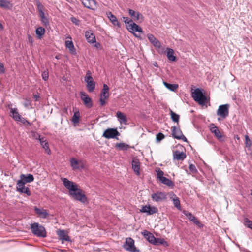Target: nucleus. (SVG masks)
<instances>
[{"label": "nucleus", "instance_id": "nucleus-1", "mask_svg": "<svg viewBox=\"0 0 252 252\" xmlns=\"http://www.w3.org/2000/svg\"><path fill=\"white\" fill-rule=\"evenodd\" d=\"M64 187L69 190V195L74 199L83 203L87 202V199L83 191L78 188L77 184L67 178L62 179Z\"/></svg>", "mask_w": 252, "mask_h": 252}, {"label": "nucleus", "instance_id": "nucleus-2", "mask_svg": "<svg viewBox=\"0 0 252 252\" xmlns=\"http://www.w3.org/2000/svg\"><path fill=\"white\" fill-rule=\"evenodd\" d=\"M31 229L32 233L37 237L45 238L47 236L46 231L44 227L37 222L32 224Z\"/></svg>", "mask_w": 252, "mask_h": 252}, {"label": "nucleus", "instance_id": "nucleus-3", "mask_svg": "<svg viewBox=\"0 0 252 252\" xmlns=\"http://www.w3.org/2000/svg\"><path fill=\"white\" fill-rule=\"evenodd\" d=\"M192 97L193 99L200 104H204L206 101V97L203 94L202 90L197 88L192 92Z\"/></svg>", "mask_w": 252, "mask_h": 252}, {"label": "nucleus", "instance_id": "nucleus-4", "mask_svg": "<svg viewBox=\"0 0 252 252\" xmlns=\"http://www.w3.org/2000/svg\"><path fill=\"white\" fill-rule=\"evenodd\" d=\"M84 81L86 83V88L89 92H93L95 88V82L92 76V73L90 70L86 72L84 77Z\"/></svg>", "mask_w": 252, "mask_h": 252}, {"label": "nucleus", "instance_id": "nucleus-5", "mask_svg": "<svg viewBox=\"0 0 252 252\" xmlns=\"http://www.w3.org/2000/svg\"><path fill=\"white\" fill-rule=\"evenodd\" d=\"M123 248L130 252H139V250L134 246V241L130 237L126 238Z\"/></svg>", "mask_w": 252, "mask_h": 252}, {"label": "nucleus", "instance_id": "nucleus-6", "mask_svg": "<svg viewBox=\"0 0 252 252\" xmlns=\"http://www.w3.org/2000/svg\"><path fill=\"white\" fill-rule=\"evenodd\" d=\"M147 36L150 42L157 49L158 53L162 54L164 48L163 47L162 51H160L161 44L159 41L152 34H148Z\"/></svg>", "mask_w": 252, "mask_h": 252}, {"label": "nucleus", "instance_id": "nucleus-7", "mask_svg": "<svg viewBox=\"0 0 252 252\" xmlns=\"http://www.w3.org/2000/svg\"><path fill=\"white\" fill-rule=\"evenodd\" d=\"M172 135L173 137L179 140H182L183 141L187 142V139L183 134L182 132L179 127L173 126L172 127Z\"/></svg>", "mask_w": 252, "mask_h": 252}, {"label": "nucleus", "instance_id": "nucleus-8", "mask_svg": "<svg viewBox=\"0 0 252 252\" xmlns=\"http://www.w3.org/2000/svg\"><path fill=\"white\" fill-rule=\"evenodd\" d=\"M229 105L228 104L220 105L217 111V114L224 119L229 115Z\"/></svg>", "mask_w": 252, "mask_h": 252}, {"label": "nucleus", "instance_id": "nucleus-9", "mask_svg": "<svg viewBox=\"0 0 252 252\" xmlns=\"http://www.w3.org/2000/svg\"><path fill=\"white\" fill-rule=\"evenodd\" d=\"M120 135V133L116 128H108L105 130L103 134V136L107 138H116L117 136Z\"/></svg>", "mask_w": 252, "mask_h": 252}, {"label": "nucleus", "instance_id": "nucleus-10", "mask_svg": "<svg viewBox=\"0 0 252 252\" xmlns=\"http://www.w3.org/2000/svg\"><path fill=\"white\" fill-rule=\"evenodd\" d=\"M140 212L145 213L148 215H151L158 212V208L155 206H151L150 205L142 206Z\"/></svg>", "mask_w": 252, "mask_h": 252}, {"label": "nucleus", "instance_id": "nucleus-11", "mask_svg": "<svg viewBox=\"0 0 252 252\" xmlns=\"http://www.w3.org/2000/svg\"><path fill=\"white\" fill-rule=\"evenodd\" d=\"M151 197L153 200L158 202L167 199V194L164 192L158 191L152 194Z\"/></svg>", "mask_w": 252, "mask_h": 252}, {"label": "nucleus", "instance_id": "nucleus-12", "mask_svg": "<svg viewBox=\"0 0 252 252\" xmlns=\"http://www.w3.org/2000/svg\"><path fill=\"white\" fill-rule=\"evenodd\" d=\"M80 97L83 101L84 104L87 108H91L93 106V103L91 98L84 92H80Z\"/></svg>", "mask_w": 252, "mask_h": 252}, {"label": "nucleus", "instance_id": "nucleus-13", "mask_svg": "<svg viewBox=\"0 0 252 252\" xmlns=\"http://www.w3.org/2000/svg\"><path fill=\"white\" fill-rule=\"evenodd\" d=\"M183 213L190 221H192L196 225L198 226L200 228L203 227V225L196 219V218L191 213L184 210L183 211Z\"/></svg>", "mask_w": 252, "mask_h": 252}, {"label": "nucleus", "instance_id": "nucleus-14", "mask_svg": "<svg viewBox=\"0 0 252 252\" xmlns=\"http://www.w3.org/2000/svg\"><path fill=\"white\" fill-rule=\"evenodd\" d=\"M126 28L132 33H134V32H142V28L133 21L130 23L129 25H126Z\"/></svg>", "mask_w": 252, "mask_h": 252}, {"label": "nucleus", "instance_id": "nucleus-15", "mask_svg": "<svg viewBox=\"0 0 252 252\" xmlns=\"http://www.w3.org/2000/svg\"><path fill=\"white\" fill-rule=\"evenodd\" d=\"M70 164L72 168L74 170L83 168V163L81 160L78 161L75 158H72L70 160Z\"/></svg>", "mask_w": 252, "mask_h": 252}, {"label": "nucleus", "instance_id": "nucleus-16", "mask_svg": "<svg viewBox=\"0 0 252 252\" xmlns=\"http://www.w3.org/2000/svg\"><path fill=\"white\" fill-rule=\"evenodd\" d=\"M85 36L88 43L93 44L95 42V35L91 30L86 31Z\"/></svg>", "mask_w": 252, "mask_h": 252}, {"label": "nucleus", "instance_id": "nucleus-17", "mask_svg": "<svg viewBox=\"0 0 252 252\" xmlns=\"http://www.w3.org/2000/svg\"><path fill=\"white\" fill-rule=\"evenodd\" d=\"M141 234L148 242L151 244H154L156 238L154 237L152 233L147 230H144Z\"/></svg>", "mask_w": 252, "mask_h": 252}, {"label": "nucleus", "instance_id": "nucleus-18", "mask_svg": "<svg viewBox=\"0 0 252 252\" xmlns=\"http://www.w3.org/2000/svg\"><path fill=\"white\" fill-rule=\"evenodd\" d=\"M34 210L36 214L40 218L45 219L49 215V213L47 211L43 208L40 209L37 207H34Z\"/></svg>", "mask_w": 252, "mask_h": 252}, {"label": "nucleus", "instance_id": "nucleus-19", "mask_svg": "<svg viewBox=\"0 0 252 252\" xmlns=\"http://www.w3.org/2000/svg\"><path fill=\"white\" fill-rule=\"evenodd\" d=\"M10 116L17 122L19 121L22 117L21 115L19 113L18 109L16 108H10Z\"/></svg>", "mask_w": 252, "mask_h": 252}, {"label": "nucleus", "instance_id": "nucleus-20", "mask_svg": "<svg viewBox=\"0 0 252 252\" xmlns=\"http://www.w3.org/2000/svg\"><path fill=\"white\" fill-rule=\"evenodd\" d=\"M116 116L120 124H123L124 125L127 124V119L124 113L120 111H117Z\"/></svg>", "mask_w": 252, "mask_h": 252}, {"label": "nucleus", "instance_id": "nucleus-21", "mask_svg": "<svg viewBox=\"0 0 252 252\" xmlns=\"http://www.w3.org/2000/svg\"><path fill=\"white\" fill-rule=\"evenodd\" d=\"M128 13L129 15L134 20H138L139 19L143 20V15L140 13L139 12L135 11L132 9L128 10Z\"/></svg>", "mask_w": 252, "mask_h": 252}, {"label": "nucleus", "instance_id": "nucleus-22", "mask_svg": "<svg viewBox=\"0 0 252 252\" xmlns=\"http://www.w3.org/2000/svg\"><path fill=\"white\" fill-rule=\"evenodd\" d=\"M20 180L23 181L25 183H31L34 180V177L32 175L28 174L27 175L21 174L20 176Z\"/></svg>", "mask_w": 252, "mask_h": 252}, {"label": "nucleus", "instance_id": "nucleus-23", "mask_svg": "<svg viewBox=\"0 0 252 252\" xmlns=\"http://www.w3.org/2000/svg\"><path fill=\"white\" fill-rule=\"evenodd\" d=\"M173 157L174 159L178 160H183L186 157V155L185 153L183 152H179L176 151L173 153Z\"/></svg>", "mask_w": 252, "mask_h": 252}, {"label": "nucleus", "instance_id": "nucleus-24", "mask_svg": "<svg viewBox=\"0 0 252 252\" xmlns=\"http://www.w3.org/2000/svg\"><path fill=\"white\" fill-rule=\"evenodd\" d=\"M57 233L60 239L66 241H70L69 237L66 234L65 230H60L57 231Z\"/></svg>", "mask_w": 252, "mask_h": 252}, {"label": "nucleus", "instance_id": "nucleus-25", "mask_svg": "<svg viewBox=\"0 0 252 252\" xmlns=\"http://www.w3.org/2000/svg\"><path fill=\"white\" fill-rule=\"evenodd\" d=\"M82 3L85 7L93 9V7L96 5V2L94 0H83Z\"/></svg>", "mask_w": 252, "mask_h": 252}, {"label": "nucleus", "instance_id": "nucleus-26", "mask_svg": "<svg viewBox=\"0 0 252 252\" xmlns=\"http://www.w3.org/2000/svg\"><path fill=\"white\" fill-rule=\"evenodd\" d=\"M166 56L170 61L174 62L177 60L176 57L174 55V50L171 48H167Z\"/></svg>", "mask_w": 252, "mask_h": 252}, {"label": "nucleus", "instance_id": "nucleus-27", "mask_svg": "<svg viewBox=\"0 0 252 252\" xmlns=\"http://www.w3.org/2000/svg\"><path fill=\"white\" fill-rule=\"evenodd\" d=\"M109 87L106 84H104L103 89L101 92L100 97L108 98L109 97Z\"/></svg>", "mask_w": 252, "mask_h": 252}, {"label": "nucleus", "instance_id": "nucleus-28", "mask_svg": "<svg viewBox=\"0 0 252 252\" xmlns=\"http://www.w3.org/2000/svg\"><path fill=\"white\" fill-rule=\"evenodd\" d=\"M39 141L41 145L42 146V148L44 149L45 152L48 154H50L51 151L49 148L48 144L46 142V140L44 139V138L43 137L40 138Z\"/></svg>", "mask_w": 252, "mask_h": 252}, {"label": "nucleus", "instance_id": "nucleus-29", "mask_svg": "<svg viewBox=\"0 0 252 252\" xmlns=\"http://www.w3.org/2000/svg\"><path fill=\"white\" fill-rule=\"evenodd\" d=\"M132 167L136 174L139 175L140 174V163L137 160H133L132 162Z\"/></svg>", "mask_w": 252, "mask_h": 252}, {"label": "nucleus", "instance_id": "nucleus-30", "mask_svg": "<svg viewBox=\"0 0 252 252\" xmlns=\"http://www.w3.org/2000/svg\"><path fill=\"white\" fill-rule=\"evenodd\" d=\"M107 15L108 18L109 19V20L111 21V22L113 23L114 25H117L118 27L120 26V24L119 21H118L117 18L115 15H114L112 12H109L107 13Z\"/></svg>", "mask_w": 252, "mask_h": 252}, {"label": "nucleus", "instance_id": "nucleus-31", "mask_svg": "<svg viewBox=\"0 0 252 252\" xmlns=\"http://www.w3.org/2000/svg\"><path fill=\"white\" fill-rule=\"evenodd\" d=\"M12 7V4L8 0H0V7L10 8Z\"/></svg>", "mask_w": 252, "mask_h": 252}, {"label": "nucleus", "instance_id": "nucleus-32", "mask_svg": "<svg viewBox=\"0 0 252 252\" xmlns=\"http://www.w3.org/2000/svg\"><path fill=\"white\" fill-rule=\"evenodd\" d=\"M65 46L69 50L72 54L75 53V49L71 40H66L65 41Z\"/></svg>", "mask_w": 252, "mask_h": 252}, {"label": "nucleus", "instance_id": "nucleus-33", "mask_svg": "<svg viewBox=\"0 0 252 252\" xmlns=\"http://www.w3.org/2000/svg\"><path fill=\"white\" fill-rule=\"evenodd\" d=\"M73 116L72 118V122L74 124H78L79 122L80 113L78 110L75 108Z\"/></svg>", "mask_w": 252, "mask_h": 252}, {"label": "nucleus", "instance_id": "nucleus-34", "mask_svg": "<svg viewBox=\"0 0 252 252\" xmlns=\"http://www.w3.org/2000/svg\"><path fill=\"white\" fill-rule=\"evenodd\" d=\"M163 84L167 89L172 91H175L178 87V85L176 84H170L165 81Z\"/></svg>", "mask_w": 252, "mask_h": 252}, {"label": "nucleus", "instance_id": "nucleus-35", "mask_svg": "<svg viewBox=\"0 0 252 252\" xmlns=\"http://www.w3.org/2000/svg\"><path fill=\"white\" fill-rule=\"evenodd\" d=\"M39 16L41 18V21L45 26H47L49 25L48 19L45 16L44 12L39 13Z\"/></svg>", "mask_w": 252, "mask_h": 252}, {"label": "nucleus", "instance_id": "nucleus-36", "mask_svg": "<svg viewBox=\"0 0 252 252\" xmlns=\"http://www.w3.org/2000/svg\"><path fill=\"white\" fill-rule=\"evenodd\" d=\"M45 30L44 28L42 27H38L35 31V32L38 37L40 39L44 34Z\"/></svg>", "mask_w": 252, "mask_h": 252}, {"label": "nucleus", "instance_id": "nucleus-37", "mask_svg": "<svg viewBox=\"0 0 252 252\" xmlns=\"http://www.w3.org/2000/svg\"><path fill=\"white\" fill-rule=\"evenodd\" d=\"M160 182L169 187H173L174 186L173 182L170 179L166 177L162 178V180Z\"/></svg>", "mask_w": 252, "mask_h": 252}, {"label": "nucleus", "instance_id": "nucleus-38", "mask_svg": "<svg viewBox=\"0 0 252 252\" xmlns=\"http://www.w3.org/2000/svg\"><path fill=\"white\" fill-rule=\"evenodd\" d=\"M213 126L214 125H213ZM211 130L212 133L215 134V136H216L218 139H220L222 137L220 132L216 126H213L211 128Z\"/></svg>", "mask_w": 252, "mask_h": 252}, {"label": "nucleus", "instance_id": "nucleus-39", "mask_svg": "<svg viewBox=\"0 0 252 252\" xmlns=\"http://www.w3.org/2000/svg\"><path fill=\"white\" fill-rule=\"evenodd\" d=\"M173 201L174 206L177 208L178 210H181V207L180 205V202L178 197L174 195V197L173 198Z\"/></svg>", "mask_w": 252, "mask_h": 252}, {"label": "nucleus", "instance_id": "nucleus-40", "mask_svg": "<svg viewBox=\"0 0 252 252\" xmlns=\"http://www.w3.org/2000/svg\"><path fill=\"white\" fill-rule=\"evenodd\" d=\"M159 244L163 245L164 246H168L167 242L163 238H156L155 243L154 245H158Z\"/></svg>", "mask_w": 252, "mask_h": 252}, {"label": "nucleus", "instance_id": "nucleus-41", "mask_svg": "<svg viewBox=\"0 0 252 252\" xmlns=\"http://www.w3.org/2000/svg\"><path fill=\"white\" fill-rule=\"evenodd\" d=\"M170 114L171 118L174 122L178 123L179 120V115L174 112L173 111L170 110Z\"/></svg>", "mask_w": 252, "mask_h": 252}, {"label": "nucleus", "instance_id": "nucleus-42", "mask_svg": "<svg viewBox=\"0 0 252 252\" xmlns=\"http://www.w3.org/2000/svg\"><path fill=\"white\" fill-rule=\"evenodd\" d=\"M25 182L21 180L18 181L17 183V190L19 192L21 189H22L23 188L25 187Z\"/></svg>", "mask_w": 252, "mask_h": 252}, {"label": "nucleus", "instance_id": "nucleus-43", "mask_svg": "<svg viewBox=\"0 0 252 252\" xmlns=\"http://www.w3.org/2000/svg\"><path fill=\"white\" fill-rule=\"evenodd\" d=\"M116 146L121 150H127L129 148V145L124 143H117Z\"/></svg>", "mask_w": 252, "mask_h": 252}, {"label": "nucleus", "instance_id": "nucleus-44", "mask_svg": "<svg viewBox=\"0 0 252 252\" xmlns=\"http://www.w3.org/2000/svg\"><path fill=\"white\" fill-rule=\"evenodd\" d=\"M244 225L252 230V221L248 218L245 219Z\"/></svg>", "mask_w": 252, "mask_h": 252}, {"label": "nucleus", "instance_id": "nucleus-45", "mask_svg": "<svg viewBox=\"0 0 252 252\" xmlns=\"http://www.w3.org/2000/svg\"><path fill=\"white\" fill-rule=\"evenodd\" d=\"M156 171L158 178L159 179L160 181H161L162 180V178L165 177L163 176L164 172L160 169H158Z\"/></svg>", "mask_w": 252, "mask_h": 252}, {"label": "nucleus", "instance_id": "nucleus-46", "mask_svg": "<svg viewBox=\"0 0 252 252\" xmlns=\"http://www.w3.org/2000/svg\"><path fill=\"white\" fill-rule=\"evenodd\" d=\"M19 192L23 193L26 194L28 196L31 195V192L29 190V189L28 187H24L22 189H21L20 191Z\"/></svg>", "mask_w": 252, "mask_h": 252}, {"label": "nucleus", "instance_id": "nucleus-47", "mask_svg": "<svg viewBox=\"0 0 252 252\" xmlns=\"http://www.w3.org/2000/svg\"><path fill=\"white\" fill-rule=\"evenodd\" d=\"M245 145L247 147H250L252 145V142L247 135L245 136Z\"/></svg>", "mask_w": 252, "mask_h": 252}, {"label": "nucleus", "instance_id": "nucleus-48", "mask_svg": "<svg viewBox=\"0 0 252 252\" xmlns=\"http://www.w3.org/2000/svg\"><path fill=\"white\" fill-rule=\"evenodd\" d=\"M164 138V135L162 133H158L156 136V139L158 142L161 141Z\"/></svg>", "mask_w": 252, "mask_h": 252}, {"label": "nucleus", "instance_id": "nucleus-49", "mask_svg": "<svg viewBox=\"0 0 252 252\" xmlns=\"http://www.w3.org/2000/svg\"><path fill=\"white\" fill-rule=\"evenodd\" d=\"M189 169L192 173H196L197 172L195 166L192 164L189 165Z\"/></svg>", "mask_w": 252, "mask_h": 252}, {"label": "nucleus", "instance_id": "nucleus-50", "mask_svg": "<svg viewBox=\"0 0 252 252\" xmlns=\"http://www.w3.org/2000/svg\"><path fill=\"white\" fill-rule=\"evenodd\" d=\"M70 20L76 25H79L80 24V20L74 17H71L70 18Z\"/></svg>", "mask_w": 252, "mask_h": 252}, {"label": "nucleus", "instance_id": "nucleus-51", "mask_svg": "<svg viewBox=\"0 0 252 252\" xmlns=\"http://www.w3.org/2000/svg\"><path fill=\"white\" fill-rule=\"evenodd\" d=\"M37 9L39 11V13L43 12V8H44L43 6L39 1H38L37 2Z\"/></svg>", "mask_w": 252, "mask_h": 252}, {"label": "nucleus", "instance_id": "nucleus-52", "mask_svg": "<svg viewBox=\"0 0 252 252\" xmlns=\"http://www.w3.org/2000/svg\"><path fill=\"white\" fill-rule=\"evenodd\" d=\"M48 72L45 71L42 73V77L44 81H46L48 79Z\"/></svg>", "mask_w": 252, "mask_h": 252}, {"label": "nucleus", "instance_id": "nucleus-53", "mask_svg": "<svg viewBox=\"0 0 252 252\" xmlns=\"http://www.w3.org/2000/svg\"><path fill=\"white\" fill-rule=\"evenodd\" d=\"M19 122H21L22 123H23L24 125L27 124L29 126H31V124L30 123V122H29L25 118H24L22 117H21V120H20Z\"/></svg>", "mask_w": 252, "mask_h": 252}, {"label": "nucleus", "instance_id": "nucleus-54", "mask_svg": "<svg viewBox=\"0 0 252 252\" xmlns=\"http://www.w3.org/2000/svg\"><path fill=\"white\" fill-rule=\"evenodd\" d=\"M123 21L126 24V26L127 25H129L130 23L132 22V20L131 19H129L128 17H123Z\"/></svg>", "mask_w": 252, "mask_h": 252}, {"label": "nucleus", "instance_id": "nucleus-55", "mask_svg": "<svg viewBox=\"0 0 252 252\" xmlns=\"http://www.w3.org/2000/svg\"><path fill=\"white\" fill-rule=\"evenodd\" d=\"M107 98H104V97H100L99 99V102L101 106H103L106 104L105 100Z\"/></svg>", "mask_w": 252, "mask_h": 252}, {"label": "nucleus", "instance_id": "nucleus-56", "mask_svg": "<svg viewBox=\"0 0 252 252\" xmlns=\"http://www.w3.org/2000/svg\"><path fill=\"white\" fill-rule=\"evenodd\" d=\"M5 72V68L2 63L0 62V73H4Z\"/></svg>", "mask_w": 252, "mask_h": 252}, {"label": "nucleus", "instance_id": "nucleus-57", "mask_svg": "<svg viewBox=\"0 0 252 252\" xmlns=\"http://www.w3.org/2000/svg\"><path fill=\"white\" fill-rule=\"evenodd\" d=\"M33 98L35 99V101H38L39 98H40V96L39 94H33Z\"/></svg>", "mask_w": 252, "mask_h": 252}, {"label": "nucleus", "instance_id": "nucleus-58", "mask_svg": "<svg viewBox=\"0 0 252 252\" xmlns=\"http://www.w3.org/2000/svg\"><path fill=\"white\" fill-rule=\"evenodd\" d=\"M94 43H95V44H94V46L96 48H97V49H101V44L99 42H96L95 41V42Z\"/></svg>", "mask_w": 252, "mask_h": 252}, {"label": "nucleus", "instance_id": "nucleus-59", "mask_svg": "<svg viewBox=\"0 0 252 252\" xmlns=\"http://www.w3.org/2000/svg\"><path fill=\"white\" fill-rule=\"evenodd\" d=\"M28 37L29 42L32 44L33 43V39L31 35H29Z\"/></svg>", "mask_w": 252, "mask_h": 252}, {"label": "nucleus", "instance_id": "nucleus-60", "mask_svg": "<svg viewBox=\"0 0 252 252\" xmlns=\"http://www.w3.org/2000/svg\"><path fill=\"white\" fill-rule=\"evenodd\" d=\"M153 65H154V66H155V67H158V63H157L156 62H155V63H153Z\"/></svg>", "mask_w": 252, "mask_h": 252}, {"label": "nucleus", "instance_id": "nucleus-61", "mask_svg": "<svg viewBox=\"0 0 252 252\" xmlns=\"http://www.w3.org/2000/svg\"><path fill=\"white\" fill-rule=\"evenodd\" d=\"M0 29H3V26L1 23H0Z\"/></svg>", "mask_w": 252, "mask_h": 252}, {"label": "nucleus", "instance_id": "nucleus-62", "mask_svg": "<svg viewBox=\"0 0 252 252\" xmlns=\"http://www.w3.org/2000/svg\"><path fill=\"white\" fill-rule=\"evenodd\" d=\"M134 35L136 36V37H138V36L136 34H134Z\"/></svg>", "mask_w": 252, "mask_h": 252}, {"label": "nucleus", "instance_id": "nucleus-63", "mask_svg": "<svg viewBox=\"0 0 252 252\" xmlns=\"http://www.w3.org/2000/svg\"><path fill=\"white\" fill-rule=\"evenodd\" d=\"M27 105H28V104H25V106H27Z\"/></svg>", "mask_w": 252, "mask_h": 252}, {"label": "nucleus", "instance_id": "nucleus-64", "mask_svg": "<svg viewBox=\"0 0 252 252\" xmlns=\"http://www.w3.org/2000/svg\"><path fill=\"white\" fill-rule=\"evenodd\" d=\"M251 195H252V192H251Z\"/></svg>", "mask_w": 252, "mask_h": 252}]
</instances>
